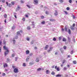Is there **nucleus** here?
<instances>
[{"mask_svg": "<svg viewBox=\"0 0 77 77\" xmlns=\"http://www.w3.org/2000/svg\"><path fill=\"white\" fill-rule=\"evenodd\" d=\"M29 59H30V57L28 56L27 57L26 59V61L27 62H29Z\"/></svg>", "mask_w": 77, "mask_h": 77, "instance_id": "obj_3", "label": "nucleus"}, {"mask_svg": "<svg viewBox=\"0 0 77 77\" xmlns=\"http://www.w3.org/2000/svg\"><path fill=\"white\" fill-rule=\"evenodd\" d=\"M2 51V47H0V53Z\"/></svg>", "mask_w": 77, "mask_h": 77, "instance_id": "obj_54", "label": "nucleus"}, {"mask_svg": "<svg viewBox=\"0 0 77 77\" xmlns=\"http://www.w3.org/2000/svg\"><path fill=\"white\" fill-rule=\"evenodd\" d=\"M8 7L9 8H11V7L12 6V5H11V4L9 3V4H8Z\"/></svg>", "mask_w": 77, "mask_h": 77, "instance_id": "obj_22", "label": "nucleus"}, {"mask_svg": "<svg viewBox=\"0 0 77 77\" xmlns=\"http://www.w3.org/2000/svg\"><path fill=\"white\" fill-rule=\"evenodd\" d=\"M17 8H18V9H20V7L18 6Z\"/></svg>", "mask_w": 77, "mask_h": 77, "instance_id": "obj_60", "label": "nucleus"}, {"mask_svg": "<svg viewBox=\"0 0 77 77\" xmlns=\"http://www.w3.org/2000/svg\"><path fill=\"white\" fill-rule=\"evenodd\" d=\"M2 2L3 3H4L5 2V0H2Z\"/></svg>", "mask_w": 77, "mask_h": 77, "instance_id": "obj_39", "label": "nucleus"}, {"mask_svg": "<svg viewBox=\"0 0 77 77\" xmlns=\"http://www.w3.org/2000/svg\"><path fill=\"white\" fill-rule=\"evenodd\" d=\"M63 48L65 49V50H66V47L65 46H63Z\"/></svg>", "mask_w": 77, "mask_h": 77, "instance_id": "obj_42", "label": "nucleus"}, {"mask_svg": "<svg viewBox=\"0 0 77 77\" xmlns=\"http://www.w3.org/2000/svg\"><path fill=\"white\" fill-rule=\"evenodd\" d=\"M25 17H26V18H28V17H29V16H28V15L26 14L25 15Z\"/></svg>", "mask_w": 77, "mask_h": 77, "instance_id": "obj_58", "label": "nucleus"}, {"mask_svg": "<svg viewBox=\"0 0 77 77\" xmlns=\"http://www.w3.org/2000/svg\"><path fill=\"white\" fill-rule=\"evenodd\" d=\"M2 44V42L1 40L0 41V46Z\"/></svg>", "mask_w": 77, "mask_h": 77, "instance_id": "obj_43", "label": "nucleus"}, {"mask_svg": "<svg viewBox=\"0 0 77 77\" xmlns=\"http://www.w3.org/2000/svg\"><path fill=\"white\" fill-rule=\"evenodd\" d=\"M29 38H27V39H26V40H27V41H29Z\"/></svg>", "mask_w": 77, "mask_h": 77, "instance_id": "obj_63", "label": "nucleus"}, {"mask_svg": "<svg viewBox=\"0 0 77 77\" xmlns=\"http://www.w3.org/2000/svg\"><path fill=\"white\" fill-rule=\"evenodd\" d=\"M29 64L30 66H31V65H33V63H29Z\"/></svg>", "mask_w": 77, "mask_h": 77, "instance_id": "obj_31", "label": "nucleus"}, {"mask_svg": "<svg viewBox=\"0 0 77 77\" xmlns=\"http://www.w3.org/2000/svg\"><path fill=\"white\" fill-rule=\"evenodd\" d=\"M68 32L69 35H71V29H69L68 30Z\"/></svg>", "mask_w": 77, "mask_h": 77, "instance_id": "obj_10", "label": "nucleus"}, {"mask_svg": "<svg viewBox=\"0 0 77 77\" xmlns=\"http://www.w3.org/2000/svg\"><path fill=\"white\" fill-rule=\"evenodd\" d=\"M48 45H46V46L45 47V50H47V49H48Z\"/></svg>", "mask_w": 77, "mask_h": 77, "instance_id": "obj_6", "label": "nucleus"}, {"mask_svg": "<svg viewBox=\"0 0 77 77\" xmlns=\"http://www.w3.org/2000/svg\"><path fill=\"white\" fill-rule=\"evenodd\" d=\"M6 4L7 5V6H8V2H6Z\"/></svg>", "mask_w": 77, "mask_h": 77, "instance_id": "obj_56", "label": "nucleus"}, {"mask_svg": "<svg viewBox=\"0 0 77 77\" xmlns=\"http://www.w3.org/2000/svg\"><path fill=\"white\" fill-rule=\"evenodd\" d=\"M4 18H7V15H6V14H5L4 15Z\"/></svg>", "mask_w": 77, "mask_h": 77, "instance_id": "obj_27", "label": "nucleus"}, {"mask_svg": "<svg viewBox=\"0 0 77 77\" xmlns=\"http://www.w3.org/2000/svg\"><path fill=\"white\" fill-rule=\"evenodd\" d=\"M14 71L15 73L18 72V69L17 68H15L14 70Z\"/></svg>", "mask_w": 77, "mask_h": 77, "instance_id": "obj_2", "label": "nucleus"}, {"mask_svg": "<svg viewBox=\"0 0 77 77\" xmlns=\"http://www.w3.org/2000/svg\"><path fill=\"white\" fill-rule=\"evenodd\" d=\"M15 56V54H13L11 55V57H14Z\"/></svg>", "mask_w": 77, "mask_h": 77, "instance_id": "obj_21", "label": "nucleus"}, {"mask_svg": "<svg viewBox=\"0 0 77 77\" xmlns=\"http://www.w3.org/2000/svg\"><path fill=\"white\" fill-rule=\"evenodd\" d=\"M36 62H39V58L37 57L35 60Z\"/></svg>", "mask_w": 77, "mask_h": 77, "instance_id": "obj_8", "label": "nucleus"}, {"mask_svg": "<svg viewBox=\"0 0 77 77\" xmlns=\"http://www.w3.org/2000/svg\"><path fill=\"white\" fill-rule=\"evenodd\" d=\"M66 41V38H63V41L64 42H65V41Z\"/></svg>", "mask_w": 77, "mask_h": 77, "instance_id": "obj_20", "label": "nucleus"}, {"mask_svg": "<svg viewBox=\"0 0 77 77\" xmlns=\"http://www.w3.org/2000/svg\"><path fill=\"white\" fill-rule=\"evenodd\" d=\"M51 51L50 50V49H49V50H48V53H50V52Z\"/></svg>", "mask_w": 77, "mask_h": 77, "instance_id": "obj_53", "label": "nucleus"}, {"mask_svg": "<svg viewBox=\"0 0 77 77\" xmlns=\"http://www.w3.org/2000/svg\"><path fill=\"white\" fill-rule=\"evenodd\" d=\"M14 17H15L16 19H17V16H16V15H14Z\"/></svg>", "mask_w": 77, "mask_h": 77, "instance_id": "obj_62", "label": "nucleus"}, {"mask_svg": "<svg viewBox=\"0 0 77 77\" xmlns=\"http://www.w3.org/2000/svg\"><path fill=\"white\" fill-rule=\"evenodd\" d=\"M23 66H26V63H23Z\"/></svg>", "mask_w": 77, "mask_h": 77, "instance_id": "obj_24", "label": "nucleus"}, {"mask_svg": "<svg viewBox=\"0 0 77 77\" xmlns=\"http://www.w3.org/2000/svg\"><path fill=\"white\" fill-rule=\"evenodd\" d=\"M11 3L12 5H14V4H15V3H14V2H11Z\"/></svg>", "mask_w": 77, "mask_h": 77, "instance_id": "obj_49", "label": "nucleus"}, {"mask_svg": "<svg viewBox=\"0 0 77 77\" xmlns=\"http://www.w3.org/2000/svg\"><path fill=\"white\" fill-rule=\"evenodd\" d=\"M49 20L50 21H56L55 20L53 19H50Z\"/></svg>", "mask_w": 77, "mask_h": 77, "instance_id": "obj_13", "label": "nucleus"}, {"mask_svg": "<svg viewBox=\"0 0 77 77\" xmlns=\"http://www.w3.org/2000/svg\"><path fill=\"white\" fill-rule=\"evenodd\" d=\"M29 51L27 50L26 51V54H29Z\"/></svg>", "mask_w": 77, "mask_h": 77, "instance_id": "obj_15", "label": "nucleus"}, {"mask_svg": "<svg viewBox=\"0 0 77 77\" xmlns=\"http://www.w3.org/2000/svg\"><path fill=\"white\" fill-rule=\"evenodd\" d=\"M51 74L52 75H54L55 74V73H54V71H53L51 73Z\"/></svg>", "mask_w": 77, "mask_h": 77, "instance_id": "obj_26", "label": "nucleus"}, {"mask_svg": "<svg viewBox=\"0 0 77 77\" xmlns=\"http://www.w3.org/2000/svg\"><path fill=\"white\" fill-rule=\"evenodd\" d=\"M69 3H72V0H69Z\"/></svg>", "mask_w": 77, "mask_h": 77, "instance_id": "obj_47", "label": "nucleus"}, {"mask_svg": "<svg viewBox=\"0 0 77 77\" xmlns=\"http://www.w3.org/2000/svg\"><path fill=\"white\" fill-rule=\"evenodd\" d=\"M37 70L38 71H41V68H38L37 69Z\"/></svg>", "mask_w": 77, "mask_h": 77, "instance_id": "obj_28", "label": "nucleus"}, {"mask_svg": "<svg viewBox=\"0 0 77 77\" xmlns=\"http://www.w3.org/2000/svg\"><path fill=\"white\" fill-rule=\"evenodd\" d=\"M70 29L71 30H74V28L73 27H70Z\"/></svg>", "mask_w": 77, "mask_h": 77, "instance_id": "obj_38", "label": "nucleus"}, {"mask_svg": "<svg viewBox=\"0 0 77 77\" xmlns=\"http://www.w3.org/2000/svg\"><path fill=\"white\" fill-rule=\"evenodd\" d=\"M59 2L61 3H62L64 2L63 0H59Z\"/></svg>", "mask_w": 77, "mask_h": 77, "instance_id": "obj_19", "label": "nucleus"}, {"mask_svg": "<svg viewBox=\"0 0 77 77\" xmlns=\"http://www.w3.org/2000/svg\"><path fill=\"white\" fill-rule=\"evenodd\" d=\"M4 68H5V67H8V64L6 63L4 64Z\"/></svg>", "mask_w": 77, "mask_h": 77, "instance_id": "obj_11", "label": "nucleus"}, {"mask_svg": "<svg viewBox=\"0 0 77 77\" xmlns=\"http://www.w3.org/2000/svg\"><path fill=\"white\" fill-rule=\"evenodd\" d=\"M20 2H21L22 3H24V2H23V0H21Z\"/></svg>", "mask_w": 77, "mask_h": 77, "instance_id": "obj_51", "label": "nucleus"}, {"mask_svg": "<svg viewBox=\"0 0 77 77\" xmlns=\"http://www.w3.org/2000/svg\"><path fill=\"white\" fill-rule=\"evenodd\" d=\"M61 31L63 32H64V29L63 28H62L61 29Z\"/></svg>", "mask_w": 77, "mask_h": 77, "instance_id": "obj_57", "label": "nucleus"}, {"mask_svg": "<svg viewBox=\"0 0 77 77\" xmlns=\"http://www.w3.org/2000/svg\"><path fill=\"white\" fill-rule=\"evenodd\" d=\"M61 39H62V37H59V41H61Z\"/></svg>", "mask_w": 77, "mask_h": 77, "instance_id": "obj_41", "label": "nucleus"}, {"mask_svg": "<svg viewBox=\"0 0 77 77\" xmlns=\"http://www.w3.org/2000/svg\"><path fill=\"white\" fill-rule=\"evenodd\" d=\"M6 74H5V73H2V76H5Z\"/></svg>", "mask_w": 77, "mask_h": 77, "instance_id": "obj_52", "label": "nucleus"}, {"mask_svg": "<svg viewBox=\"0 0 77 77\" xmlns=\"http://www.w3.org/2000/svg\"><path fill=\"white\" fill-rule=\"evenodd\" d=\"M54 15L55 16H57V15H58V13L57 12V11H55V13H54Z\"/></svg>", "mask_w": 77, "mask_h": 77, "instance_id": "obj_5", "label": "nucleus"}, {"mask_svg": "<svg viewBox=\"0 0 77 77\" xmlns=\"http://www.w3.org/2000/svg\"><path fill=\"white\" fill-rule=\"evenodd\" d=\"M17 35H21V34H20V31H18L17 32Z\"/></svg>", "mask_w": 77, "mask_h": 77, "instance_id": "obj_16", "label": "nucleus"}, {"mask_svg": "<svg viewBox=\"0 0 77 77\" xmlns=\"http://www.w3.org/2000/svg\"><path fill=\"white\" fill-rule=\"evenodd\" d=\"M23 21H25V18L24 17L23 18Z\"/></svg>", "mask_w": 77, "mask_h": 77, "instance_id": "obj_59", "label": "nucleus"}, {"mask_svg": "<svg viewBox=\"0 0 77 77\" xmlns=\"http://www.w3.org/2000/svg\"><path fill=\"white\" fill-rule=\"evenodd\" d=\"M41 18H42V19H43V18H44V16H41Z\"/></svg>", "mask_w": 77, "mask_h": 77, "instance_id": "obj_34", "label": "nucleus"}, {"mask_svg": "<svg viewBox=\"0 0 77 77\" xmlns=\"http://www.w3.org/2000/svg\"><path fill=\"white\" fill-rule=\"evenodd\" d=\"M12 67L13 69H14L16 67V66H14V65H13L12 66Z\"/></svg>", "mask_w": 77, "mask_h": 77, "instance_id": "obj_35", "label": "nucleus"}, {"mask_svg": "<svg viewBox=\"0 0 77 77\" xmlns=\"http://www.w3.org/2000/svg\"><path fill=\"white\" fill-rule=\"evenodd\" d=\"M53 41H56V38H54Z\"/></svg>", "mask_w": 77, "mask_h": 77, "instance_id": "obj_36", "label": "nucleus"}, {"mask_svg": "<svg viewBox=\"0 0 77 77\" xmlns=\"http://www.w3.org/2000/svg\"><path fill=\"white\" fill-rule=\"evenodd\" d=\"M73 52H74V51L73 50H72L71 52H70L71 54H73Z\"/></svg>", "mask_w": 77, "mask_h": 77, "instance_id": "obj_37", "label": "nucleus"}, {"mask_svg": "<svg viewBox=\"0 0 77 77\" xmlns=\"http://www.w3.org/2000/svg\"><path fill=\"white\" fill-rule=\"evenodd\" d=\"M26 6L28 7V8H30V5H27Z\"/></svg>", "mask_w": 77, "mask_h": 77, "instance_id": "obj_45", "label": "nucleus"}, {"mask_svg": "<svg viewBox=\"0 0 77 77\" xmlns=\"http://www.w3.org/2000/svg\"><path fill=\"white\" fill-rule=\"evenodd\" d=\"M64 12L66 14H68V12L66 11H64Z\"/></svg>", "mask_w": 77, "mask_h": 77, "instance_id": "obj_48", "label": "nucleus"}, {"mask_svg": "<svg viewBox=\"0 0 77 77\" xmlns=\"http://www.w3.org/2000/svg\"><path fill=\"white\" fill-rule=\"evenodd\" d=\"M41 23L42 24H45V21H43L42 22H41Z\"/></svg>", "mask_w": 77, "mask_h": 77, "instance_id": "obj_25", "label": "nucleus"}, {"mask_svg": "<svg viewBox=\"0 0 77 77\" xmlns=\"http://www.w3.org/2000/svg\"><path fill=\"white\" fill-rule=\"evenodd\" d=\"M66 9L67 10V11H69V10L70 9L69 7H67Z\"/></svg>", "mask_w": 77, "mask_h": 77, "instance_id": "obj_40", "label": "nucleus"}, {"mask_svg": "<svg viewBox=\"0 0 77 77\" xmlns=\"http://www.w3.org/2000/svg\"><path fill=\"white\" fill-rule=\"evenodd\" d=\"M49 72V70H47L46 72V74H48Z\"/></svg>", "mask_w": 77, "mask_h": 77, "instance_id": "obj_30", "label": "nucleus"}, {"mask_svg": "<svg viewBox=\"0 0 77 77\" xmlns=\"http://www.w3.org/2000/svg\"><path fill=\"white\" fill-rule=\"evenodd\" d=\"M13 39L14 40H13V44H15V40H14V39H15V38H14Z\"/></svg>", "mask_w": 77, "mask_h": 77, "instance_id": "obj_17", "label": "nucleus"}, {"mask_svg": "<svg viewBox=\"0 0 77 77\" xmlns=\"http://www.w3.org/2000/svg\"><path fill=\"white\" fill-rule=\"evenodd\" d=\"M65 62H66V60H63V64L64 63H65Z\"/></svg>", "mask_w": 77, "mask_h": 77, "instance_id": "obj_33", "label": "nucleus"}, {"mask_svg": "<svg viewBox=\"0 0 77 77\" xmlns=\"http://www.w3.org/2000/svg\"><path fill=\"white\" fill-rule=\"evenodd\" d=\"M34 2L35 4L38 3V0H34Z\"/></svg>", "mask_w": 77, "mask_h": 77, "instance_id": "obj_9", "label": "nucleus"}, {"mask_svg": "<svg viewBox=\"0 0 77 77\" xmlns=\"http://www.w3.org/2000/svg\"><path fill=\"white\" fill-rule=\"evenodd\" d=\"M62 75L60 74H57L56 75V77H61Z\"/></svg>", "mask_w": 77, "mask_h": 77, "instance_id": "obj_18", "label": "nucleus"}, {"mask_svg": "<svg viewBox=\"0 0 77 77\" xmlns=\"http://www.w3.org/2000/svg\"><path fill=\"white\" fill-rule=\"evenodd\" d=\"M53 48L52 47H51L49 49H50L51 51H52V50L53 49Z\"/></svg>", "mask_w": 77, "mask_h": 77, "instance_id": "obj_32", "label": "nucleus"}, {"mask_svg": "<svg viewBox=\"0 0 77 77\" xmlns=\"http://www.w3.org/2000/svg\"><path fill=\"white\" fill-rule=\"evenodd\" d=\"M15 58V61H17V59H18V58L17 57H16Z\"/></svg>", "mask_w": 77, "mask_h": 77, "instance_id": "obj_44", "label": "nucleus"}, {"mask_svg": "<svg viewBox=\"0 0 77 77\" xmlns=\"http://www.w3.org/2000/svg\"><path fill=\"white\" fill-rule=\"evenodd\" d=\"M6 41H5V39H4L3 41V45H6Z\"/></svg>", "mask_w": 77, "mask_h": 77, "instance_id": "obj_7", "label": "nucleus"}, {"mask_svg": "<svg viewBox=\"0 0 77 77\" xmlns=\"http://www.w3.org/2000/svg\"><path fill=\"white\" fill-rule=\"evenodd\" d=\"M63 70H64V71L65 70H66V68L65 67L63 68Z\"/></svg>", "mask_w": 77, "mask_h": 77, "instance_id": "obj_46", "label": "nucleus"}, {"mask_svg": "<svg viewBox=\"0 0 77 77\" xmlns=\"http://www.w3.org/2000/svg\"><path fill=\"white\" fill-rule=\"evenodd\" d=\"M3 48L5 50L7 51H5L4 53V55L5 56H6V55H7V54H8V53H9V50H8V48L6 47V46H3Z\"/></svg>", "mask_w": 77, "mask_h": 77, "instance_id": "obj_1", "label": "nucleus"}, {"mask_svg": "<svg viewBox=\"0 0 77 77\" xmlns=\"http://www.w3.org/2000/svg\"><path fill=\"white\" fill-rule=\"evenodd\" d=\"M27 30H30V26H27Z\"/></svg>", "mask_w": 77, "mask_h": 77, "instance_id": "obj_12", "label": "nucleus"}, {"mask_svg": "<svg viewBox=\"0 0 77 77\" xmlns=\"http://www.w3.org/2000/svg\"><path fill=\"white\" fill-rule=\"evenodd\" d=\"M5 37H8V35H5Z\"/></svg>", "mask_w": 77, "mask_h": 77, "instance_id": "obj_64", "label": "nucleus"}, {"mask_svg": "<svg viewBox=\"0 0 77 77\" xmlns=\"http://www.w3.org/2000/svg\"><path fill=\"white\" fill-rule=\"evenodd\" d=\"M55 69H56L57 70V71H60V69H59V67L57 68V66H55Z\"/></svg>", "mask_w": 77, "mask_h": 77, "instance_id": "obj_4", "label": "nucleus"}, {"mask_svg": "<svg viewBox=\"0 0 77 77\" xmlns=\"http://www.w3.org/2000/svg\"><path fill=\"white\" fill-rule=\"evenodd\" d=\"M75 23H73V27H74V26H75Z\"/></svg>", "mask_w": 77, "mask_h": 77, "instance_id": "obj_61", "label": "nucleus"}, {"mask_svg": "<svg viewBox=\"0 0 77 77\" xmlns=\"http://www.w3.org/2000/svg\"><path fill=\"white\" fill-rule=\"evenodd\" d=\"M20 10V9H19V8H16V11H18L19 10Z\"/></svg>", "mask_w": 77, "mask_h": 77, "instance_id": "obj_50", "label": "nucleus"}, {"mask_svg": "<svg viewBox=\"0 0 77 77\" xmlns=\"http://www.w3.org/2000/svg\"><path fill=\"white\" fill-rule=\"evenodd\" d=\"M45 14H47V15H48L49 13L48 12V11H46Z\"/></svg>", "mask_w": 77, "mask_h": 77, "instance_id": "obj_23", "label": "nucleus"}, {"mask_svg": "<svg viewBox=\"0 0 77 77\" xmlns=\"http://www.w3.org/2000/svg\"><path fill=\"white\" fill-rule=\"evenodd\" d=\"M64 30L66 31V32H68V28H67V27L66 26L65 28H64Z\"/></svg>", "mask_w": 77, "mask_h": 77, "instance_id": "obj_14", "label": "nucleus"}, {"mask_svg": "<svg viewBox=\"0 0 77 77\" xmlns=\"http://www.w3.org/2000/svg\"><path fill=\"white\" fill-rule=\"evenodd\" d=\"M73 62L74 64H76V63H77V62H76V61L75 60L73 61Z\"/></svg>", "mask_w": 77, "mask_h": 77, "instance_id": "obj_29", "label": "nucleus"}, {"mask_svg": "<svg viewBox=\"0 0 77 77\" xmlns=\"http://www.w3.org/2000/svg\"><path fill=\"white\" fill-rule=\"evenodd\" d=\"M68 40H69V41H70V39H71V38L69 37H68Z\"/></svg>", "mask_w": 77, "mask_h": 77, "instance_id": "obj_55", "label": "nucleus"}]
</instances>
